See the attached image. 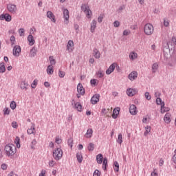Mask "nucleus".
<instances>
[{
	"label": "nucleus",
	"mask_w": 176,
	"mask_h": 176,
	"mask_svg": "<svg viewBox=\"0 0 176 176\" xmlns=\"http://www.w3.org/2000/svg\"><path fill=\"white\" fill-rule=\"evenodd\" d=\"M4 151L6 154V156L11 157L14 156V154L16 152V146L13 144H8L4 147Z\"/></svg>",
	"instance_id": "1"
},
{
	"label": "nucleus",
	"mask_w": 176,
	"mask_h": 176,
	"mask_svg": "<svg viewBox=\"0 0 176 176\" xmlns=\"http://www.w3.org/2000/svg\"><path fill=\"white\" fill-rule=\"evenodd\" d=\"M144 32L147 36H151L155 32V28L152 23H146L144 26Z\"/></svg>",
	"instance_id": "2"
},
{
	"label": "nucleus",
	"mask_w": 176,
	"mask_h": 176,
	"mask_svg": "<svg viewBox=\"0 0 176 176\" xmlns=\"http://www.w3.org/2000/svg\"><path fill=\"white\" fill-rule=\"evenodd\" d=\"M52 156L56 162H58V160H61L63 158V150L61 148H56L53 150L52 152Z\"/></svg>",
	"instance_id": "3"
},
{
	"label": "nucleus",
	"mask_w": 176,
	"mask_h": 176,
	"mask_svg": "<svg viewBox=\"0 0 176 176\" xmlns=\"http://www.w3.org/2000/svg\"><path fill=\"white\" fill-rule=\"evenodd\" d=\"M81 10L84 12L87 19H91V16H93V12H91V10H90L89 4H82Z\"/></svg>",
	"instance_id": "4"
},
{
	"label": "nucleus",
	"mask_w": 176,
	"mask_h": 176,
	"mask_svg": "<svg viewBox=\"0 0 176 176\" xmlns=\"http://www.w3.org/2000/svg\"><path fill=\"white\" fill-rule=\"evenodd\" d=\"M156 104L157 105H160L161 107V113H165V112H168L170 111V108L166 107L164 105V102L162 101V98H157Z\"/></svg>",
	"instance_id": "5"
},
{
	"label": "nucleus",
	"mask_w": 176,
	"mask_h": 176,
	"mask_svg": "<svg viewBox=\"0 0 176 176\" xmlns=\"http://www.w3.org/2000/svg\"><path fill=\"white\" fill-rule=\"evenodd\" d=\"M63 19H65V24L69 23V11L65 8L63 9Z\"/></svg>",
	"instance_id": "6"
},
{
	"label": "nucleus",
	"mask_w": 176,
	"mask_h": 176,
	"mask_svg": "<svg viewBox=\"0 0 176 176\" xmlns=\"http://www.w3.org/2000/svg\"><path fill=\"white\" fill-rule=\"evenodd\" d=\"M7 9L10 12V13H12L13 14H14V13L17 12V6L14 4H8L7 6Z\"/></svg>",
	"instance_id": "7"
},
{
	"label": "nucleus",
	"mask_w": 176,
	"mask_h": 176,
	"mask_svg": "<svg viewBox=\"0 0 176 176\" xmlns=\"http://www.w3.org/2000/svg\"><path fill=\"white\" fill-rule=\"evenodd\" d=\"M67 50L69 53L74 52V41L69 40L67 45Z\"/></svg>",
	"instance_id": "8"
},
{
	"label": "nucleus",
	"mask_w": 176,
	"mask_h": 176,
	"mask_svg": "<svg viewBox=\"0 0 176 176\" xmlns=\"http://www.w3.org/2000/svg\"><path fill=\"white\" fill-rule=\"evenodd\" d=\"M20 53H21V47L19 45H16L13 49V54L16 57L20 56Z\"/></svg>",
	"instance_id": "9"
},
{
	"label": "nucleus",
	"mask_w": 176,
	"mask_h": 176,
	"mask_svg": "<svg viewBox=\"0 0 176 176\" xmlns=\"http://www.w3.org/2000/svg\"><path fill=\"white\" fill-rule=\"evenodd\" d=\"M137 93H138V91L135 89L129 88L126 90V94L129 97H133V96H135Z\"/></svg>",
	"instance_id": "10"
},
{
	"label": "nucleus",
	"mask_w": 176,
	"mask_h": 176,
	"mask_svg": "<svg viewBox=\"0 0 176 176\" xmlns=\"http://www.w3.org/2000/svg\"><path fill=\"white\" fill-rule=\"evenodd\" d=\"M100 101V94H95L92 96L91 98V103L93 104V105H96L97 102Z\"/></svg>",
	"instance_id": "11"
},
{
	"label": "nucleus",
	"mask_w": 176,
	"mask_h": 176,
	"mask_svg": "<svg viewBox=\"0 0 176 176\" xmlns=\"http://www.w3.org/2000/svg\"><path fill=\"white\" fill-rule=\"evenodd\" d=\"M116 65H118V64L115 63L111 64L109 66V69L106 71L107 75H111V74H112V72L115 71V68L116 67Z\"/></svg>",
	"instance_id": "12"
},
{
	"label": "nucleus",
	"mask_w": 176,
	"mask_h": 176,
	"mask_svg": "<svg viewBox=\"0 0 176 176\" xmlns=\"http://www.w3.org/2000/svg\"><path fill=\"white\" fill-rule=\"evenodd\" d=\"M164 121L166 124H170L171 123V113H166L164 117Z\"/></svg>",
	"instance_id": "13"
},
{
	"label": "nucleus",
	"mask_w": 176,
	"mask_h": 176,
	"mask_svg": "<svg viewBox=\"0 0 176 176\" xmlns=\"http://www.w3.org/2000/svg\"><path fill=\"white\" fill-rule=\"evenodd\" d=\"M0 20H6V21H12V16L9 14H5L0 16Z\"/></svg>",
	"instance_id": "14"
},
{
	"label": "nucleus",
	"mask_w": 176,
	"mask_h": 176,
	"mask_svg": "<svg viewBox=\"0 0 176 176\" xmlns=\"http://www.w3.org/2000/svg\"><path fill=\"white\" fill-rule=\"evenodd\" d=\"M112 112V108L111 109H102L101 113L103 116H109Z\"/></svg>",
	"instance_id": "15"
},
{
	"label": "nucleus",
	"mask_w": 176,
	"mask_h": 176,
	"mask_svg": "<svg viewBox=\"0 0 176 176\" xmlns=\"http://www.w3.org/2000/svg\"><path fill=\"white\" fill-rule=\"evenodd\" d=\"M28 81L27 80H23L21 82L20 87L21 90H28Z\"/></svg>",
	"instance_id": "16"
},
{
	"label": "nucleus",
	"mask_w": 176,
	"mask_h": 176,
	"mask_svg": "<svg viewBox=\"0 0 176 176\" xmlns=\"http://www.w3.org/2000/svg\"><path fill=\"white\" fill-rule=\"evenodd\" d=\"M28 42L29 43V46H34L35 45V38L32 34H29L28 36Z\"/></svg>",
	"instance_id": "17"
},
{
	"label": "nucleus",
	"mask_w": 176,
	"mask_h": 176,
	"mask_svg": "<svg viewBox=\"0 0 176 176\" xmlns=\"http://www.w3.org/2000/svg\"><path fill=\"white\" fill-rule=\"evenodd\" d=\"M77 91L80 96H83L85 94V88H83V85L79 83L77 85Z\"/></svg>",
	"instance_id": "18"
},
{
	"label": "nucleus",
	"mask_w": 176,
	"mask_h": 176,
	"mask_svg": "<svg viewBox=\"0 0 176 176\" xmlns=\"http://www.w3.org/2000/svg\"><path fill=\"white\" fill-rule=\"evenodd\" d=\"M47 17L48 19H50L51 21H52L53 23H56V16H54V14L52 12V11H48L47 12Z\"/></svg>",
	"instance_id": "19"
},
{
	"label": "nucleus",
	"mask_w": 176,
	"mask_h": 176,
	"mask_svg": "<svg viewBox=\"0 0 176 176\" xmlns=\"http://www.w3.org/2000/svg\"><path fill=\"white\" fill-rule=\"evenodd\" d=\"M120 112V108L117 107L114 109L112 114L113 119H118V116H119Z\"/></svg>",
	"instance_id": "20"
},
{
	"label": "nucleus",
	"mask_w": 176,
	"mask_h": 176,
	"mask_svg": "<svg viewBox=\"0 0 176 176\" xmlns=\"http://www.w3.org/2000/svg\"><path fill=\"white\" fill-rule=\"evenodd\" d=\"M129 112L131 115H135L138 113V111H137V107L134 104H131L129 107Z\"/></svg>",
	"instance_id": "21"
},
{
	"label": "nucleus",
	"mask_w": 176,
	"mask_h": 176,
	"mask_svg": "<svg viewBox=\"0 0 176 176\" xmlns=\"http://www.w3.org/2000/svg\"><path fill=\"white\" fill-rule=\"evenodd\" d=\"M137 76H138V73H137V72H132L129 74L128 78L130 80H135V79H137Z\"/></svg>",
	"instance_id": "22"
},
{
	"label": "nucleus",
	"mask_w": 176,
	"mask_h": 176,
	"mask_svg": "<svg viewBox=\"0 0 176 176\" xmlns=\"http://www.w3.org/2000/svg\"><path fill=\"white\" fill-rule=\"evenodd\" d=\"M92 54L95 58H100L101 57V54L97 48L94 49Z\"/></svg>",
	"instance_id": "23"
},
{
	"label": "nucleus",
	"mask_w": 176,
	"mask_h": 176,
	"mask_svg": "<svg viewBox=\"0 0 176 176\" xmlns=\"http://www.w3.org/2000/svg\"><path fill=\"white\" fill-rule=\"evenodd\" d=\"M138 58V54L135 52H131L129 53V58L130 60H134Z\"/></svg>",
	"instance_id": "24"
},
{
	"label": "nucleus",
	"mask_w": 176,
	"mask_h": 176,
	"mask_svg": "<svg viewBox=\"0 0 176 176\" xmlns=\"http://www.w3.org/2000/svg\"><path fill=\"white\" fill-rule=\"evenodd\" d=\"M97 27V21L96 20H93L91 23V32H94L96 31V28Z\"/></svg>",
	"instance_id": "25"
},
{
	"label": "nucleus",
	"mask_w": 176,
	"mask_h": 176,
	"mask_svg": "<svg viewBox=\"0 0 176 176\" xmlns=\"http://www.w3.org/2000/svg\"><path fill=\"white\" fill-rule=\"evenodd\" d=\"M91 135H93V129H88L85 137L86 138H91Z\"/></svg>",
	"instance_id": "26"
},
{
	"label": "nucleus",
	"mask_w": 176,
	"mask_h": 176,
	"mask_svg": "<svg viewBox=\"0 0 176 176\" xmlns=\"http://www.w3.org/2000/svg\"><path fill=\"white\" fill-rule=\"evenodd\" d=\"M74 108L76 109L78 112H82V104H80V102H77L74 103Z\"/></svg>",
	"instance_id": "27"
},
{
	"label": "nucleus",
	"mask_w": 176,
	"mask_h": 176,
	"mask_svg": "<svg viewBox=\"0 0 176 176\" xmlns=\"http://www.w3.org/2000/svg\"><path fill=\"white\" fill-rule=\"evenodd\" d=\"M104 159V157L102 155V154H98L96 156V160H97V163L98 164H101L102 163V160Z\"/></svg>",
	"instance_id": "28"
},
{
	"label": "nucleus",
	"mask_w": 176,
	"mask_h": 176,
	"mask_svg": "<svg viewBox=\"0 0 176 176\" xmlns=\"http://www.w3.org/2000/svg\"><path fill=\"white\" fill-rule=\"evenodd\" d=\"M53 72H54V70L53 69V66L50 65L47 68V74L48 75H53Z\"/></svg>",
	"instance_id": "29"
},
{
	"label": "nucleus",
	"mask_w": 176,
	"mask_h": 176,
	"mask_svg": "<svg viewBox=\"0 0 176 176\" xmlns=\"http://www.w3.org/2000/svg\"><path fill=\"white\" fill-rule=\"evenodd\" d=\"M6 72V68L5 67V63H0V74H5Z\"/></svg>",
	"instance_id": "30"
},
{
	"label": "nucleus",
	"mask_w": 176,
	"mask_h": 176,
	"mask_svg": "<svg viewBox=\"0 0 176 176\" xmlns=\"http://www.w3.org/2000/svg\"><path fill=\"white\" fill-rule=\"evenodd\" d=\"M28 134H35V125H32L27 131Z\"/></svg>",
	"instance_id": "31"
},
{
	"label": "nucleus",
	"mask_w": 176,
	"mask_h": 176,
	"mask_svg": "<svg viewBox=\"0 0 176 176\" xmlns=\"http://www.w3.org/2000/svg\"><path fill=\"white\" fill-rule=\"evenodd\" d=\"M76 157L78 163L83 162V156L82 155V153H77Z\"/></svg>",
	"instance_id": "32"
},
{
	"label": "nucleus",
	"mask_w": 176,
	"mask_h": 176,
	"mask_svg": "<svg viewBox=\"0 0 176 176\" xmlns=\"http://www.w3.org/2000/svg\"><path fill=\"white\" fill-rule=\"evenodd\" d=\"M117 142L120 144V145H122L123 142V135H122V133L118 134Z\"/></svg>",
	"instance_id": "33"
},
{
	"label": "nucleus",
	"mask_w": 176,
	"mask_h": 176,
	"mask_svg": "<svg viewBox=\"0 0 176 176\" xmlns=\"http://www.w3.org/2000/svg\"><path fill=\"white\" fill-rule=\"evenodd\" d=\"M49 60H50V65H56V59H54V57L53 56H50L49 57Z\"/></svg>",
	"instance_id": "34"
},
{
	"label": "nucleus",
	"mask_w": 176,
	"mask_h": 176,
	"mask_svg": "<svg viewBox=\"0 0 176 176\" xmlns=\"http://www.w3.org/2000/svg\"><path fill=\"white\" fill-rule=\"evenodd\" d=\"M107 167H108V160L107 158H104L103 162H102V168L103 170H107Z\"/></svg>",
	"instance_id": "35"
},
{
	"label": "nucleus",
	"mask_w": 176,
	"mask_h": 176,
	"mask_svg": "<svg viewBox=\"0 0 176 176\" xmlns=\"http://www.w3.org/2000/svg\"><path fill=\"white\" fill-rule=\"evenodd\" d=\"M145 132H144V135L145 136V137H146V135H148V134H151V126H146V127H145Z\"/></svg>",
	"instance_id": "36"
},
{
	"label": "nucleus",
	"mask_w": 176,
	"mask_h": 176,
	"mask_svg": "<svg viewBox=\"0 0 176 176\" xmlns=\"http://www.w3.org/2000/svg\"><path fill=\"white\" fill-rule=\"evenodd\" d=\"M96 75H97L98 78H103L104 75V71L98 70L96 73Z\"/></svg>",
	"instance_id": "37"
},
{
	"label": "nucleus",
	"mask_w": 176,
	"mask_h": 176,
	"mask_svg": "<svg viewBox=\"0 0 176 176\" xmlns=\"http://www.w3.org/2000/svg\"><path fill=\"white\" fill-rule=\"evenodd\" d=\"M14 144L16 145V148H20V138L16 137L14 139Z\"/></svg>",
	"instance_id": "38"
},
{
	"label": "nucleus",
	"mask_w": 176,
	"mask_h": 176,
	"mask_svg": "<svg viewBox=\"0 0 176 176\" xmlns=\"http://www.w3.org/2000/svg\"><path fill=\"white\" fill-rule=\"evenodd\" d=\"M35 56H36V50H35L34 48H32L30 50V57H35Z\"/></svg>",
	"instance_id": "39"
},
{
	"label": "nucleus",
	"mask_w": 176,
	"mask_h": 176,
	"mask_svg": "<svg viewBox=\"0 0 176 176\" xmlns=\"http://www.w3.org/2000/svg\"><path fill=\"white\" fill-rule=\"evenodd\" d=\"M157 68H159V65L157 63L153 64L152 71L153 73H155V72H156V71H157Z\"/></svg>",
	"instance_id": "40"
},
{
	"label": "nucleus",
	"mask_w": 176,
	"mask_h": 176,
	"mask_svg": "<svg viewBox=\"0 0 176 176\" xmlns=\"http://www.w3.org/2000/svg\"><path fill=\"white\" fill-rule=\"evenodd\" d=\"M87 149H88V151H94V144H93V143H89V144H88Z\"/></svg>",
	"instance_id": "41"
},
{
	"label": "nucleus",
	"mask_w": 176,
	"mask_h": 176,
	"mask_svg": "<svg viewBox=\"0 0 176 176\" xmlns=\"http://www.w3.org/2000/svg\"><path fill=\"white\" fill-rule=\"evenodd\" d=\"M19 34L20 36H24L25 34V30H24V28H20L19 30Z\"/></svg>",
	"instance_id": "42"
},
{
	"label": "nucleus",
	"mask_w": 176,
	"mask_h": 176,
	"mask_svg": "<svg viewBox=\"0 0 176 176\" xmlns=\"http://www.w3.org/2000/svg\"><path fill=\"white\" fill-rule=\"evenodd\" d=\"M36 145V140L34 139L30 144L31 149H35V146Z\"/></svg>",
	"instance_id": "43"
},
{
	"label": "nucleus",
	"mask_w": 176,
	"mask_h": 176,
	"mask_svg": "<svg viewBox=\"0 0 176 176\" xmlns=\"http://www.w3.org/2000/svg\"><path fill=\"white\" fill-rule=\"evenodd\" d=\"M49 167H54L56 166V161L51 160L48 163Z\"/></svg>",
	"instance_id": "44"
},
{
	"label": "nucleus",
	"mask_w": 176,
	"mask_h": 176,
	"mask_svg": "<svg viewBox=\"0 0 176 176\" xmlns=\"http://www.w3.org/2000/svg\"><path fill=\"white\" fill-rule=\"evenodd\" d=\"M164 27H170V21L167 19H164Z\"/></svg>",
	"instance_id": "45"
},
{
	"label": "nucleus",
	"mask_w": 176,
	"mask_h": 176,
	"mask_svg": "<svg viewBox=\"0 0 176 176\" xmlns=\"http://www.w3.org/2000/svg\"><path fill=\"white\" fill-rule=\"evenodd\" d=\"M90 82L93 86H97L98 85V80L97 79H91Z\"/></svg>",
	"instance_id": "46"
},
{
	"label": "nucleus",
	"mask_w": 176,
	"mask_h": 176,
	"mask_svg": "<svg viewBox=\"0 0 176 176\" xmlns=\"http://www.w3.org/2000/svg\"><path fill=\"white\" fill-rule=\"evenodd\" d=\"M58 76L59 78H64L65 76V72L61 71V69L58 70Z\"/></svg>",
	"instance_id": "47"
},
{
	"label": "nucleus",
	"mask_w": 176,
	"mask_h": 176,
	"mask_svg": "<svg viewBox=\"0 0 176 176\" xmlns=\"http://www.w3.org/2000/svg\"><path fill=\"white\" fill-rule=\"evenodd\" d=\"M3 115H9L10 113V109L9 108L6 107L3 110Z\"/></svg>",
	"instance_id": "48"
},
{
	"label": "nucleus",
	"mask_w": 176,
	"mask_h": 176,
	"mask_svg": "<svg viewBox=\"0 0 176 176\" xmlns=\"http://www.w3.org/2000/svg\"><path fill=\"white\" fill-rule=\"evenodd\" d=\"M10 107L11 109H14L17 107V104H16L15 101H12L10 104Z\"/></svg>",
	"instance_id": "49"
},
{
	"label": "nucleus",
	"mask_w": 176,
	"mask_h": 176,
	"mask_svg": "<svg viewBox=\"0 0 176 176\" xmlns=\"http://www.w3.org/2000/svg\"><path fill=\"white\" fill-rule=\"evenodd\" d=\"M37 85H38V80H34L31 85V87L32 89H35V87H36Z\"/></svg>",
	"instance_id": "50"
},
{
	"label": "nucleus",
	"mask_w": 176,
	"mask_h": 176,
	"mask_svg": "<svg viewBox=\"0 0 176 176\" xmlns=\"http://www.w3.org/2000/svg\"><path fill=\"white\" fill-rule=\"evenodd\" d=\"M68 145L70 146V148H72V145H74V140L72 138H70L68 140Z\"/></svg>",
	"instance_id": "51"
},
{
	"label": "nucleus",
	"mask_w": 176,
	"mask_h": 176,
	"mask_svg": "<svg viewBox=\"0 0 176 176\" xmlns=\"http://www.w3.org/2000/svg\"><path fill=\"white\" fill-rule=\"evenodd\" d=\"M55 142H56V144H61V142H63V140H61V138H60V137H56L55 138Z\"/></svg>",
	"instance_id": "52"
},
{
	"label": "nucleus",
	"mask_w": 176,
	"mask_h": 176,
	"mask_svg": "<svg viewBox=\"0 0 176 176\" xmlns=\"http://www.w3.org/2000/svg\"><path fill=\"white\" fill-rule=\"evenodd\" d=\"M10 42L12 45H14L16 43V38L14 37V36H12L10 37Z\"/></svg>",
	"instance_id": "53"
},
{
	"label": "nucleus",
	"mask_w": 176,
	"mask_h": 176,
	"mask_svg": "<svg viewBox=\"0 0 176 176\" xmlns=\"http://www.w3.org/2000/svg\"><path fill=\"white\" fill-rule=\"evenodd\" d=\"M130 34H131V32L129 30H125L123 32L124 36H127V35H130Z\"/></svg>",
	"instance_id": "54"
},
{
	"label": "nucleus",
	"mask_w": 176,
	"mask_h": 176,
	"mask_svg": "<svg viewBox=\"0 0 176 176\" xmlns=\"http://www.w3.org/2000/svg\"><path fill=\"white\" fill-rule=\"evenodd\" d=\"M38 176H46V170L42 169Z\"/></svg>",
	"instance_id": "55"
},
{
	"label": "nucleus",
	"mask_w": 176,
	"mask_h": 176,
	"mask_svg": "<svg viewBox=\"0 0 176 176\" xmlns=\"http://www.w3.org/2000/svg\"><path fill=\"white\" fill-rule=\"evenodd\" d=\"M101 175V172L98 170H96L94 173V176H100Z\"/></svg>",
	"instance_id": "56"
},
{
	"label": "nucleus",
	"mask_w": 176,
	"mask_h": 176,
	"mask_svg": "<svg viewBox=\"0 0 176 176\" xmlns=\"http://www.w3.org/2000/svg\"><path fill=\"white\" fill-rule=\"evenodd\" d=\"M151 176H159L157 171L156 169H154L153 171L151 173Z\"/></svg>",
	"instance_id": "57"
},
{
	"label": "nucleus",
	"mask_w": 176,
	"mask_h": 176,
	"mask_svg": "<svg viewBox=\"0 0 176 176\" xmlns=\"http://www.w3.org/2000/svg\"><path fill=\"white\" fill-rule=\"evenodd\" d=\"M1 170H8V164H2L1 165Z\"/></svg>",
	"instance_id": "58"
},
{
	"label": "nucleus",
	"mask_w": 176,
	"mask_h": 176,
	"mask_svg": "<svg viewBox=\"0 0 176 176\" xmlns=\"http://www.w3.org/2000/svg\"><path fill=\"white\" fill-rule=\"evenodd\" d=\"M113 26L116 28L120 27V22L118 21H116L113 22Z\"/></svg>",
	"instance_id": "59"
},
{
	"label": "nucleus",
	"mask_w": 176,
	"mask_h": 176,
	"mask_svg": "<svg viewBox=\"0 0 176 176\" xmlns=\"http://www.w3.org/2000/svg\"><path fill=\"white\" fill-rule=\"evenodd\" d=\"M12 127H13V129H17V127H19V124L16 122H12Z\"/></svg>",
	"instance_id": "60"
},
{
	"label": "nucleus",
	"mask_w": 176,
	"mask_h": 176,
	"mask_svg": "<svg viewBox=\"0 0 176 176\" xmlns=\"http://www.w3.org/2000/svg\"><path fill=\"white\" fill-rule=\"evenodd\" d=\"M145 98H146V100H151V95L149 94V92H146L145 93Z\"/></svg>",
	"instance_id": "61"
},
{
	"label": "nucleus",
	"mask_w": 176,
	"mask_h": 176,
	"mask_svg": "<svg viewBox=\"0 0 176 176\" xmlns=\"http://www.w3.org/2000/svg\"><path fill=\"white\" fill-rule=\"evenodd\" d=\"M102 19H103L102 16V15H100V16H98V23H102Z\"/></svg>",
	"instance_id": "62"
},
{
	"label": "nucleus",
	"mask_w": 176,
	"mask_h": 176,
	"mask_svg": "<svg viewBox=\"0 0 176 176\" xmlns=\"http://www.w3.org/2000/svg\"><path fill=\"white\" fill-rule=\"evenodd\" d=\"M44 86L45 87H50V83H49V82H44Z\"/></svg>",
	"instance_id": "63"
},
{
	"label": "nucleus",
	"mask_w": 176,
	"mask_h": 176,
	"mask_svg": "<svg viewBox=\"0 0 176 176\" xmlns=\"http://www.w3.org/2000/svg\"><path fill=\"white\" fill-rule=\"evenodd\" d=\"M173 163H175V164H176V155H174L173 157Z\"/></svg>",
	"instance_id": "64"
}]
</instances>
